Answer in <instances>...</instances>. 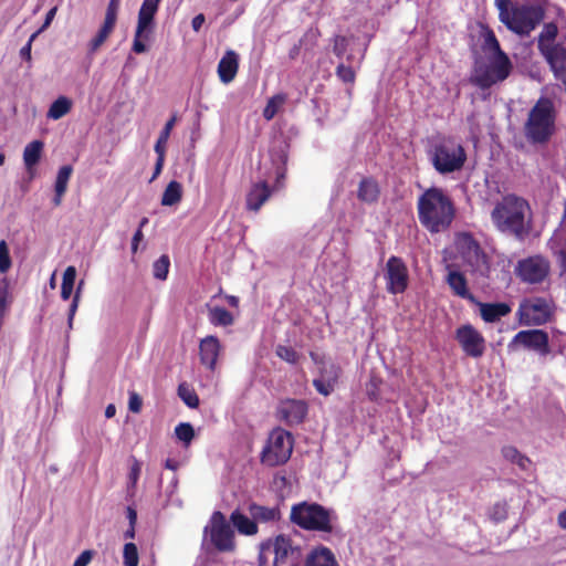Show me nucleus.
Masks as SVG:
<instances>
[{"label":"nucleus","mask_w":566,"mask_h":566,"mask_svg":"<svg viewBox=\"0 0 566 566\" xmlns=\"http://www.w3.org/2000/svg\"><path fill=\"white\" fill-rule=\"evenodd\" d=\"M481 36L483 39L481 49L486 54L489 63L475 62L470 82L481 90H489L510 76L513 64L509 55L502 50L492 29L483 27Z\"/></svg>","instance_id":"obj_1"},{"label":"nucleus","mask_w":566,"mask_h":566,"mask_svg":"<svg viewBox=\"0 0 566 566\" xmlns=\"http://www.w3.org/2000/svg\"><path fill=\"white\" fill-rule=\"evenodd\" d=\"M417 214L420 224L429 233L436 234L450 229L457 216V208L446 189L431 186L418 196Z\"/></svg>","instance_id":"obj_2"},{"label":"nucleus","mask_w":566,"mask_h":566,"mask_svg":"<svg viewBox=\"0 0 566 566\" xmlns=\"http://www.w3.org/2000/svg\"><path fill=\"white\" fill-rule=\"evenodd\" d=\"M500 21L520 36L530 35L544 20L545 10L542 6L512 0H495Z\"/></svg>","instance_id":"obj_3"},{"label":"nucleus","mask_w":566,"mask_h":566,"mask_svg":"<svg viewBox=\"0 0 566 566\" xmlns=\"http://www.w3.org/2000/svg\"><path fill=\"white\" fill-rule=\"evenodd\" d=\"M427 154L432 167L440 175L462 170L468 159L465 148L452 136L432 138Z\"/></svg>","instance_id":"obj_4"},{"label":"nucleus","mask_w":566,"mask_h":566,"mask_svg":"<svg viewBox=\"0 0 566 566\" xmlns=\"http://www.w3.org/2000/svg\"><path fill=\"white\" fill-rule=\"evenodd\" d=\"M556 111L548 97H539L530 109L524 135L532 144H546L555 133Z\"/></svg>","instance_id":"obj_5"},{"label":"nucleus","mask_w":566,"mask_h":566,"mask_svg":"<svg viewBox=\"0 0 566 566\" xmlns=\"http://www.w3.org/2000/svg\"><path fill=\"white\" fill-rule=\"evenodd\" d=\"M528 209L530 205L525 199L506 195L495 205L491 218L500 231L521 237L525 230V213Z\"/></svg>","instance_id":"obj_6"},{"label":"nucleus","mask_w":566,"mask_h":566,"mask_svg":"<svg viewBox=\"0 0 566 566\" xmlns=\"http://www.w3.org/2000/svg\"><path fill=\"white\" fill-rule=\"evenodd\" d=\"M290 518L305 531H332L337 517L323 505L304 501L292 506Z\"/></svg>","instance_id":"obj_7"},{"label":"nucleus","mask_w":566,"mask_h":566,"mask_svg":"<svg viewBox=\"0 0 566 566\" xmlns=\"http://www.w3.org/2000/svg\"><path fill=\"white\" fill-rule=\"evenodd\" d=\"M293 437L287 430L274 428L261 452V462L268 467H277L286 463L293 451Z\"/></svg>","instance_id":"obj_8"},{"label":"nucleus","mask_w":566,"mask_h":566,"mask_svg":"<svg viewBox=\"0 0 566 566\" xmlns=\"http://www.w3.org/2000/svg\"><path fill=\"white\" fill-rule=\"evenodd\" d=\"M551 262L542 254L531 255L517 261L515 265L516 277L525 284L542 286L549 285Z\"/></svg>","instance_id":"obj_9"},{"label":"nucleus","mask_w":566,"mask_h":566,"mask_svg":"<svg viewBox=\"0 0 566 566\" xmlns=\"http://www.w3.org/2000/svg\"><path fill=\"white\" fill-rule=\"evenodd\" d=\"M518 319L523 325H542L551 317L549 302L545 297L526 298L518 306Z\"/></svg>","instance_id":"obj_10"},{"label":"nucleus","mask_w":566,"mask_h":566,"mask_svg":"<svg viewBox=\"0 0 566 566\" xmlns=\"http://www.w3.org/2000/svg\"><path fill=\"white\" fill-rule=\"evenodd\" d=\"M386 289L390 294H402L409 284V272L406 263L399 256H390L386 263Z\"/></svg>","instance_id":"obj_11"},{"label":"nucleus","mask_w":566,"mask_h":566,"mask_svg":"<svg viewBox=\"0 0 566 566\" xmlns=\"http://www.w3.org/2000/svg\"><path fill=\"white\" fill-rule=\"evenodd\" d=\"M455 339L462 350L470 357L479 358L485 352L483 335L471 324L460 326L455 332Z\"/></svg>","instance_id":"obj_12"},{"label":"nucleus","mask_w":566,"mask_h":566,"mask_svg":"<svg viewBox=\"0 0 566 566\" xmlns=\"http://www.w3.org/2000/svg\"><path fill=\"white\" fill-rule=\"evenodd\" d=\"M556 81L566 84V46L557 43L538 49Z\"/></svg>","instance_id":"obj_13"},{"label":"nucleus","mask_w":566,"mask_h":566,"mask_svg":"<svg viewBox=\"0 0 566 566\" xmlns=\"http://www.w3.org/2000/svg\"><path fill=\"white\" fill-rule=\"evenodd\" d=\"M274 560L273 566H280L292 562L296 566V562L301 557V549L295 545L291 537L286 534L280 533L273 544Z\"/></svg>","instance_id":"obj_14"},{"label":"nucleus","mask_w":566,"mask_h":566,"mask_svg":"<svg viewBox=\"0 0 566 566\" xmlns=\"http://www.w3.org/2000/svg\"><path fill=\"white\" fill-rule=\"evenodd\" d=\"M513 342L536 350L542 356L551 353L548 334L542 329L521 331L514 336Z\"/></svg>","instance_id":"obj_15"},{"label":"nucleus","mask_w":566,"mask_h":566,"mask_svg":"<svg viewBox=\"0 0 566 566\" xmlns=\"http://www.w3.org/2000/svg\"><path fill=\"white\" fill-rule=\"evenodd\" d=\"M234 533H205L202 547L210 554L213 552L231 553L235 549Z\"/></svg>","instance_id":"obj_16"},{"label":"nucleus","mask_w":566,"mask_h":566,"mask_svg":"<svg viewBox=\"0 0 566 566\" xmlns=\"http://www.w3.org/2000/svg\"><path fill=\"white\" fill-rule=\"evenodd\" d=\"M340 374L342 368L338 365L326 364L321 368V377L313 380V386L321 395L329 396L334 391Z\"/></svg>","instance_id":"obj_17"},{"label":"nucleus","mask_w":566,"mask_h":566,"mask_svg":"<svg viewBox=\"0 0 566 566\" xmlns=\"http://www.w3.org/2000/svg\"><path fill=\"white\" fill-rule=\"evenodd\" d=\"M277 415L290 426L298 424L307 415V405L303 400L287 399L280 403Z\"/></svg>","instance_id":"obj_18"},{"label":"nucleus","mask_w":566,"mask_h":566,"mask_svg":"<svg viewBox=\"0 0 566 566\" xmlns=\"http://www.w3.org/2000/svg\"><path fill=\"white\" fill-rule=\"evenodd\" d=\"M220 350L221 344L217 336L209 335L202 338L199 344L201 364L210 370H214Z\"/></svg>","instance_id":"obj_19"},{"label":"nucleus","mask_w":566,"mask_h":566,"mask_svg":"<svg viewBox=\"0 0 566 566\" xmlns=\"http://www.w3.org/2000/svg\"><path fill=\"white\" fill-rule=\"evenodd\" d=\"M272 190L266 181L252 185L247 195L245 206L250 211L258 212L271 197Z\"/></svg>","instance_id":"obj_20"},{"label":"nucleus","mask_w":566,"mask_h":566,"mask_svg":"<svg viewBox=\"0 0 566 566\" xmlns=\"http://www.w3.org/2000/svg\"><path fill=\"white\" fill-rule=\"evenodd\" d=\"M239 70V55L228 50L218 63V75L222 83L232 82Z\"/></svg>","instance_id":"obj_21"},{"label":"nucleus","mask_w":566,"mask_h":566,"mask_svg":"<svg viewBox=\"0 0 566 566\" xmlns=\"http://www.w3.org/2000/svg\"><path fill=\"white\" fill-rule=\"evenodd\" d=\"M160 0H144L138 12L137 35H143L154 25Z\"/></svg>","instance_id":"obj_22"},{"label":"nucleus","mask_w":566,"mask_h":566,"mask_svg":"<svg viewBox=\"0 0 566 566\" xmlns=\"http://www.w3.org/2000/svg\"><path fill=\"white\" fill-rule=\"evenodd\" d=\"M447 283L454 295L472 303H478L474 295L469 291L468 281L463 273L450 271L447 276Z\"/></svg>","instance_id":"obj_23"},{"label":"nucleus","mask_w":566,"mask_h":566,"mask_svg":"<svg viewBox=\"0 0 566 566\" xmlns=\"http://www.w3.org/2000/svg\"><path fill=\"white\" fill-rule=\"evenodd\" d=\"M380 196V187L373 177H364L358 185L357 198L365 203H375Z\"/></svg>","instance_id":"obj_24"},{"label":"nucleus","mask_w":566,"mask_h":566,"mask_svg":"<svg viewBox=\"0 0 566 566\" xmlns=\"http://www.w3.org/2000/svg\"><path fill=\"white\" fill-rule=\"evenodd\" d=\"M305 566H339L333 552L324 546L315 547L307 555Z\"/></svg>","instance_id":"obj_25"},{"label":"nucleus","mask_w":566,"mask_h":566,"mask_svg":"<svg viewBox=\"0 0 566 566\" xmlns=\"http://www.w3.org/2000/svg\"><path fill=\"white\" fill-rule=\"evenodd\" d=\"M480 306V314L486 323H494L501 317L511 313V306L506 303H478Z\"/></svg>","instance_id":"obj_26"},{"label":"nucleus","mask_w":566,"mask_h":566,"mask_svg":"<svg viewBox=\"0 0 566 566\" xmlns=\"http://www.w3.org/2000/svg\"><path fill=\"white\" fill-rule=\"evenodd\" d=\"M248 511L256 526L258 523L277 521L281 516L280 510L277 507H268L255 503H251L248 507Z\"/></svg>","instance_id":"obj_27"},{"label":"nucleus","mask_w":566,"mask_h":566,"mask_svg":"<svg viewBox=\"0 0 566 566\" xmlns=\"http://www.w3.org/2000/svg\"><path fill=\"white\" fill-rule=\"evenodd\" d=\"M73 172V167L71 165H64L62 166L56 175L55 184H54V198H53V205L55 207H59L62 203V198L65 195L67 190V185L70 181V178Z\"/></svg>","instance_id":"obj_28"},{"label":"nucleus","mask_w":566,"mask_h":566,"mask_svg":"<svg viewBox=\"0 0 566 566\" xmlns=\"http://www.w3.org/2000/svg\"><path fill=\"white\" fill-rule=\"evenodd\" d=\"M44 144L41 140L29 143L23 150V161L30 176L34 174V167L41 159Z\"/></svg>","instance_id":"obj_29"},{"label":"nucleus","mask_w":566,"mask_h":566,"mask_svg":"<svg viewBox=\"0 0 566 566\" xmlns=\"http://www.w3.org/2000/svg\"><path fill=\"white\" fill-rule=\"evenodd\" d=\"M208 318L213 326H230L234 322L233 315L224 307L213 306L208 308Z\"/></svg>","instance_id":"obj_30"},{"label":"nucleus","mask_w":566,"mask_h":566,"mask_svg":"<svg viewBox=\"0 0 566 566\" xmlns=\"http://www.w3.org/2000/svg\"><path fill=\"white\" fill-rule=\"evenodd\" d=\"M182 198V186L179 181L171 180L166 189L164 190L163 197H161V205L163 206H175L181 201Z\"/></svg>","instance_id":"obj_31"},{"label":"nucleus","mask_w":566,"mask_h":566,"mask_svg":"<svg viewBox=\"0 0 566 566\" xmlns=\"http://www.w3.org/2000/svg\"><path fill=\"white\" fill-rule=\"evenodd\" d=\"M72 109V101L66 96H59L50 106L48 111V118L60 119L70 113Z\"/></svg>","instance_id":"obj_32"},{"label":"nucleus","mask_w":566,"mask_h":566,"mask_svg":"<svg viewBox=\"0 0 566 566\" xmlns=\"http://www.w3.org/2000/svg\"><path fill=\"white\" fill-rule=\"evenodd\" d=\"M558 35V27L555 22H548L543 25L541 33L537 36V49L548 45L557 44L556 39Z\"/></svg>","instance_id":"obj_33"},{"label":"nucleus","mask_w":566,"mask_h":566,"mask_svg":"<svg viewBox=\"0 0 566 566\" xmlns=\"http://www.w3.org/2000/svg\"><path fill=\"white\" fill-rule=\"evenodd\" d=\"M115 24L116 23H114L112 21L104 20V23L101 27V29L98 30L97 34L90 41V44H88L90 53L96 52L104 44V42L108 39L111 33L113 32Z\"/></svg>","instance_id":"obj_34"},{"label":"nucleus","mask_w":566,"mask_h":566,"mask_svg":"<svg viewBox=\"0 0 566 566\" xmlns=\"http://www.w3.org/2000/svg\"><path fill=\"white\" fill-rule=\"evenodd\" d=\"M286 95L279 93L268 99V103L263 109V117L266 120H271L279 113L280 108L285 104Z\"/></svg>","instance_id":"obj_35"},{"label":"nucleus","mask_w":566,"mask_h":566,"mask_svg":"<svg viewBox=\"0 0 566 566\" xmlns=\"http://www.w3.org/2000/svg\"><path fill=\"white\" fill-rule=\"evenodd\" d=\"M76 279V269L74 266H67L63 273L62 285H61V297L66 301L71 297L74 283Z\"/></svg>","instance_id":"obj_36"},{"label":"nucleus","mask_w":566,"mask_h":566,"mask_svg":"<svg viewBox=\"0 0 566 566\" xmlns=\"http://www.w3.org/2000/svg\"><path fill=\"white\" fill-rule=\"evenodd\" d=\"M230 521L237 531H258V526L252 521V517H248L242 514L239 510H235L230 515Z\"/></svg>","instance_id":"obj_37"},{"label":"nucleus","mask_w":566,"mask_h":566,"mask_svg":"<svg viewBox=\"0 0 566 566\" xmlns=\"http://www.w3.org/2000/svg\"><path fill=\"white\" fill-rule=\"evenodd\" d=\"M465 259L471 265L476 268H480L481 264H486V256L475 241L469 244Z\"/></svg>","instance_id":"obj_38"},{"label":"nucleus","mask_w":566,"mask_h":566,"mask_svg":"<svg viewBox=\"0 0 566 566\" xmlns=\"http://www.w3.org/2000/svg\"><path fill=\"white\" fill-rule=\"evenodd\" d=\"M178 396L189 408H197L199 406L198 395L186 382L178 386Z\"/></svg>","instance_id":"obj_39"},{"label":"nucleus","mask_w":566,"mask_h":566,"mask_svg":"<svg viewBox=\"0 0 566 566\" xmlns=\"http://www.w3.org/2000/svg\"><path fill=\"white\" fill-rule=\"evenodd\" d=\"M177 116L172 115L171 118L165 124L163 130L159 134V137L155 144V151L156 153H164L166 151V144L168 142V138L170 136V133L176 124Z\"/></svg>","instance_id":"obj_40"},{"label":"nucleus","mask_w":566,"mask_h":566,"mask_svg":"<svg viewBox=\"0 0 566 566\" xmlns=\"http://www.w3.org/2000/svg\"><path fill=\"white\" fill-rule=\"evenodd\" d=\"M175 434L185 446H189L195 438L193 427L189 422H180L175 428Z\"/></svg>","instance_id":"obj_41"},{"label":"nucleus","mask_w":566,"mask_h":566,"mask_svg":"<svg viewBox=\"0 0 566 566\" xmlns=\"http://www.w3.org/2000/svg\"><path fill=\"white\" fill-rule=\"evenodd\" d=\"M170 266V260L169 256L166 254H163L158 260L154 262L153 265V273L154 276L158 280H166Z\"/></svg>","instance_id":"obj_42"},{"label":"nucleus","mask_w":566,"mask_h":566,"mask_svg":"<svg viewBox=\"0 0 566 566\" xmlns=\"http://www.w3.org/2000/svg\"><path fill=\"white\" fill-rule=\"evenodd\" d=\"M203 531H231L230 525L226 520V516L220 512L216 511L211 515L210 524L205 527Z\"/></svg>","instance_id":"obj_43"},{"label":"nucleus","mask_w":566,"mask_h":566,"mask_svg":"<svg viewBox=\"0 0 566 566\" xmlns=\"http://www.w3.org/2000/svg\"><path fill=\"white\" fill-rule=\"evenodd\" d=\"M275 353L282 360L290 364H296L300 358L298 353L291 346L277 345Z\"/></svg>","instance_id":"obj_44"},{"label":"nucleus","mask_w":566,"mask_h":566,"mask_svg":"<svg viewBox=\"0 0 566 566\" xmlns=\"http://www.w3.org/2000/svg\"><path fill=\"white\" fill-rule=\"evenodd\" d=\"M123 558L125 566L138 565V549L134 543H126L124 545Z\"/></svg>","instance_id":"obj_45"},{"label":"nucleus","mask_w":566,"mask_h":566,"mask_svg":"<svg viewBox=\"0 0 566 566\" xmlns=\"http://www.w3.org/2000/svg\"><path fill=\"white\" fill-rule=\"evenodd\" d=\"M12 265L9 247L4 240L0 241V273H7Z\"/></svg>","instance_id":"obj_46"},{"label":"nucleus","mask_w":566,"mask_h":566,"mask_svg":"<svg viewBox=\"0 0 566 566\" xmlns=\"http://www.w3.org/2000/svg\"><path fill=\"white\" fill-rule=\"evenodd\" d=\"M321 31L317 28L308 29L300 40V46L313 48L317 44Z\"/></svg>","instance_id":"obj_47"},{"label":"nucleus","mask_w":566,"mask_h":566,"mask_svg":"<svg viewBox=\"0 0 566 566\" xmlns=\"http://www.w3.org/2000/svg\"><path fill=\"white\" fill-rule=\"evenodd\" d=\"M336 75L338 78H340L344 83H354L356 78L355 71L352 66H347L343 63H340L336 67Z\"/></svg>","instance_id":"obj_48"},{"label":"nucleus","mask_w":566,"mask_h":566,"mask_svg":"<svg viewBox=\"0 0 566 566\" xmlns=\"http://www.w3.org/2000/svg\"><path fill=\"white\" fill-rule=\"evenodd\" d=\"M490 516L496 522L505 520L507 516V504L505 502L495 503L491 510Z\"/></svg>","instance_id":"obj_49"},{"label":"nucleus","mask_w":566,"mask_h":566,"mask_svg":"<svg viewBox=\"0 0 566 566\" xmlns=\"http://www.w3.org/2000/svg\"><path fill=\"white\" fill-rule=\"evenodd\" d=\"M347 39L344 35H336L334 38L333 52L336 56L342 57L347 50Z\"/></svg>","instance_id":"obj_50"},{"label":"nucleus","mask_w":566,"mask_h":566,"mask_svg":"<svg viewBox=\"0 0 566 566\" xmlns=\"http://www.w3.org/2000/svg\"><path fill=\"white\" fill-rule=\"evenodd\" d=\"M118 10H119V0H109L104 20L112 21V22L116 23Z\"/></svg>","instance_id":"obj_51"},{"label":"nucleus","mask_w":566,"mask_h":566,"mask_svg":"<svg viewBox=\"0 0 566 566\" xmlns=\"http://www.w3.org/2000/svg\"><path fill=\"white\" fill-rule=\"evenodd\" d=\"M83 284V282L80 283L76 292H75V295L72 300V303L70 305V310H69V317H67V323H69V327L72 328L73 326V319H74V316H75V313L77 311V307H78V301H80V290H81V285Z\"/></svg>","instance_id":"obj_52"},{"label":"nucleus","mask_w":566,"mask_h":566,"mask_svg":"<svg viewBox=\"0 0 566 566\" xmlns=\"http://www.w3.org/2000/svg\"><path fill=\"white\" fill-rule=\"evenodd\" d=\"M552 250L562 274L566 273V247H562L559 249L552 247Z\"/></svg>","instance_id":"obj_53"},{"label":"nucleus","mask_w":566,"mask_h":566,"mask_svg":"<svg viewBox=\"0 0 566 566\" xmlns=\"http://www.w3.org/2000/svg\"><path fill=\"white\" fill-rule=\"evenodd\" d=\"M143 407V400L140 396L132 391L129 392L128 409L134 413H139Z\"/></svg>","instance_id":"obj_54"},{"label":"nucleus","mask_w":566,"mask_h":566,"mask_svg":"<svg viewBox=\"0 0 566 566\" xmlns=\"http://www.w3.org/2000/svg\"><path fill=\"white\" fill-rule=\"evenodd\" d=\"M502 455L510 462L515 463L518 460L521 452L512 446H506L502 448Z\"/></svg>","instance_id":"obj_55"},{"label":"nucleus","mask_w":566,"mask_h":566,"mask_svg":"<svg viewBox=\"0 0 566 566\" xmlns=\"http://www.w3.org/2000/svg\"><path fill=\"white\" fill-rule=\"evenodd\" d=\"M93 555L94 552L91 549L82 552L75 559L73 566H87L91 563Z\"/></svg>","instance_id":"obj_56"},{"label":"nucleus","mask_w":566,"mask_h":566,"mask_svg":"<svg viewBox=\"0 0 566 566\" xmlns=\"http://www.w3.org/2000/svg\"><path fill=\"white\" fill-rule=\"evenodd\" d=\"M38 35V32L33 33L29 41L27 42V44L20 50V55L22 59L27 60L28 62L31 61V48H32V42L33 40L36 38Z\"/></svg>","instance_id":"obj_57"},{"label":"nucleus","mask_w":566,"mask_h":566,"mask_svg":"<svg viewBox=\"0 0 566 566\" xmlns=\"http://www.w3.org/2000/svg\"><path fill=\"white\" fill-rule=\"evenodd\" d=\"M143 36L146 38L145 33L143 35H137V30L135 31L133 51L137 54L144 53L147 50L145 43L140 40Z\"/></svg>","instance_id":"obj_58"},{"label":"nucleus","mask_w":566,"mask_h":566,"mask_svg":"<svg viewBox=\"0 0 566 566\" xmlns=\"http://www.w3.org/2000/svg\"><path fill=\"white\" fill-rule=\"evenodd\" d=\"M156 154H157V160L155 164V169H154V174H153L150 181L155 180L160 175L163 167H164V163H165V154L161 151L156 153Z\"/></svg>","instance_id":"obj_59"},{"label":"nucleus","mask_w":566,"mask_h":566,"mask_svg":"<svg viewBox=\"0 0 566 566\" xmlns=\"http://www.w3.org/2000/svg\"><path fill=\"white\" fill-rule=\"evenodd\" d=\"M56 11H57V8L56 7H53L52 9H50L45 15V19H44V22L42 24V27L40 28L38 32V34L42 31H44L46 28H49V25L52 23L55 14H56Z\"/></svg>","instance_id":"obj_60"},{"label":"nucleus","mask_w":566,"mask_h":566,"mask_svg":"<svg viewBox=\"0 0 566 566\" xmlns=\"http://www.w3.org/2000/svg\"><path fill=\"white\" fill-rule=\"evenodd\" d=\"M286 176V169L284 166L279 167L276 170V179L274 184V189H280L284 186V179Z\"/></svg>","instance_id":"obj_61"},{"label":"nucleus","mask_w":566,"mask_h":566,"mask_svg":"<svg viewBox=\"0 0 566 566\" xmlns=\"http://www.w3.org/2000/svg\"><path fill=\"white\" fill-rule=\"evenodd\" d=\"M140 475V464L137 460H135L134 464L130 468L129 480L135 485Z\"/></svg>","instance_id":"obj_62"},{"label":"nucleus","mask_w":566,"mask_h":566,"mask_svg":"<svg viewBox=\"0 0 566 566\" xmlns=\"http://www.w3.org/2000/svg\"><path fill=\"white\" fill-rule=\"evenodd\" d=\"M143 238H144L143 231H140V229H137L132 238V252L133 253L137 252L138 245H139L140 241L143 240Z\"/></svg>","instance_id":"obj_63"},{"label":"nucleus","mask_w":566,"mask_h":566,"mask_svg":"<svg viewBox=\"0 0 566 566\" xmlns=\"http://www.w3.org/2000/svg\"><path fill=\"white\" fill-rule=\"evenodd\" d=\"M205 21H206V18L202 13H199L196 17H193V19L191 21V27H192L193 31L199 32V30L201 29Z\"/></svg>","instance_id":"obj_64"}]
</instances>
